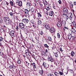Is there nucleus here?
I'll list each match as a JSON object with an SVG mask.
<instances>
[{
    "instance_id": "obj_1",
    "label": "nucleus",
    "mask_w": 76,
    "mask_h": 76,
    "mask_svg": "<svg viewBox=\"0 0 76 76\" xmlns=\"http://www.w3.org/2000/svg\"><path fill=\"white\" fill-rule=\"evenodd\" d=\"M4 23H6L7 25H12V21L9 17H4Z\"/></svg>"
},
{
    "instance_id": "obj_2",
    "label": "nucleus",
    "mask_w": 76,
    "mask_h": 76,
    "mask_svg": "<svg viewBox=\"0 0 76 76\" xmlns=\"http://www.w3.org/2000/svg\"><path fill=\"white\" fill-rule=\"evenodd\" d=\"M76 37L75 36H72V34H69L68 35V39L69 40H72V41H74Z\"/></svg>"
},
{
    "instance_id": "obj_3",
    "label": "nucleus",
    "mask_w": 76,
    "mask_h": 76,
    "mask_svg": "<svg viewBox=\"0 0 76 76\" xmlns=\"http://www.w3.org/2000/svg\"><path fill=\"white\" fill-rule=\"evenodd\" d=\"M19 26L20 29H23V30L25 28V25H24L23 23H20Z\"/></svg>"
},
{
    "instance_id": "obj_4",
    "label": "nucleus",
    "mask_w": 76,
    "mask_h": 76,
    "mask_svg": "<svg viewBox=\"0 0 76 76\" xmlns=\"http://www.w3.org/2000/svg\"><path fill=\"white\" fill-rule=\"evenodd\" d=\"M15 31L13 30H11L10 33H9L11 37H16V35H14Z\"/></svg>"
},
{
    "instance_id": "obj_5",
    "label": "nucleus",
    "mask_w": 76,
    "mask_h": 76,
    "mask_svg": "<svg viewBox=\"0 0 76 76\" xmlns=\"http://www.w3.org/2000/svg\"><path fill=\"white\" fill-rule=\"evenodd\" d=\"M30 65H32L34 67V69H36V65H35V63L34 62H33L32 61H30Z\"/></svg>"
},
{
    "instance_id": "obj_6",
    "label": "nucleus",
    "mask_w": 76,
    "mask_h": 76,
    "mask_svg": "<svg viewBox=\"0 0 76 76\" xmlns=\"http://www.w3.org/2000/svg\"><path fill=\"white\" fill-rule=\"evenodd\" d=\"M63 13H64V14H67L68 13V12H69V11H68V10L67 9V8H64L63 9Z\"/></svg>"
},
{
    "instance_id": "obj_7",
    "label": "nucleus",
    "mask_w": 76,
    "mask_h": 76,
    "mask_svg": "<svg viewBox=\"0 0 76 76\" xmlns=\"http://www.w3.org/2000/svg\"><path fill=\"white\" fill-rule=\"evenodd\" d=\"M44 25L45 28L47 29H49L50 28V26L48 23H45L44 24Z\"/></svg>"
},
{
    "instance_id": "obj_8",
    "label": "nucleus",
    "mask_w": 76,
    "mask_h": 76,
    "mask_svg": "<svg viewBox=\"0 0 76 76\" xmlns=\"http://www.w3.org/2000/svg\"><path fill=\"white\" fill-rule=\"evenodd\" d=\"M48 59L49 61H50L51 62H53V61H54V60L53 58L51 56H49V58H48Z\"/></svg>"
},
{
    "instance_id": "obj_9",
    "label": "nucleus",
    "mask_w": 76,
    "mask_h": 76,
    "mask_svg": "<svg viewBox=\"0 0 76 76\" xmlns=\"http://www.w3.org/2000/svg\"><path fill=\"white\" fill-rule=\"evenodd\" d=\"M49 31L51 33H53V32H54V31H55V28H54V27H52L50 29Z\"/></svg>"
},
{
    "instance_id": "obj_10",
    "label": "nucleus",
    "mask_w": 76,
    "mask_h": 76,
    "mask_svg": "<svg viewBox=\"0 0 76 76\" xmlns=\"http://www.w3.org/2000/svg\"><path fill=\"white\" fill-rule=\"evenodd\" d=\"M22 20L23 22H24V23H26V24L28 23V22H29V20H28V19H27L26 18L23 19Z\"/></svg>"
},
{
    "instance_id": "obj_11",
    "label": "nucleus",
    "mask_w": 76,
    "mask_h": 76,
    "mask_svg": "<svg viewBox=\"0 0 76 76\" xmlns=\"http://www.w3.org/2000/svg\"><path fill=\"white\" fill-rule=\"evenodd\" d=\"M63 17L64 18H66L67 20L69 18V16L67 15V14H63Z\"/></svg>"
},
{
    "instance_id": "obj_12",
    "label": "nucleus",
    "mask_w": 76,
    "mask_h": 76,
    "mask_svg": "<svg viewBox=\"0 0 76 76\" xmlns=\"http://www.w3.org/2000/svg\"><path fill=\"white\" fill-rule=\"evenodd\" d=\"M26 6L27 8H31V5L30 4V3L29 2H27L26 4Z\"/></svg>"
},
{
    "instance_id": "obj_13",
    "label": "nucleus",
    "mask_w": 76,
    "mask_h": 76,
    "mask_svg": "<svg viewBox=\"0 0 76 76\" xmlns=\"http://www.w3.org/2000/svg\"><path fill=\"white\" fill-rule=\"evenodd\" d=\"M29 10H28V9H25V14H27V15H28V14H29Z\"/></svg>"
},
{
    "instance_id": "obj_14",
    "label": "nucleus",
    "mask_w": 76,
    "mask_h": 76,
    "mask_svg": "<svg viewBox=\"0 0 76 76\" xmlns=\"http://www.w3.org/2000/svg\"><path fill=\"white\" fill-rule=\"evenodd\" d=\"M34 8H32L30 10H29V12H30V13H33L34 12Z\"/></svg>"
},
{
    "instance_id": "obj_15",
    "label": "nucleus",
    "mask_w": 76,
    "mask_h": 76,
    "mask_svg": "<svg viewBox=\"0 0 76 76\" xmlns=\"http://www.w3.org/2000/svg\"><path fill=\"white\" fill-rule=\"evenodd\" d=\"M43 72L44 71L42 69H41L39 71V74H40V75H43Z\"/></svg>"
},
{
    "instance_id": "obj_16",
    "label": "nucleus",
    "mask_w": 76,
    "mask_h": 76,
    "mask_svg": "<svg viewBox=\"0 0 76 76\" xmlns=\"http://www.w3.org/2000/svg\"><path fill=\"white\" fill-rule=\"evenodd\" d=\"M72 13H70L69 14V19L71 20L72 18H73V17L72 16Z\"/></svg>"
},
{
    "instance_id": "obj_17",
    "label": "nucleus",
    "mask_w": 76,
    "mask_h": 76,
    "mask_svg": "<svg viewBox=\"0 0 76 76\" xmlns=\"http://www.w3.org/2000/svg\"><path fill=\"white\" fill-rule=\"evenodd\" d=\"M71 56H72V57H73V56H75V52L73 51H72L71 52Z\"/></svg>"
},
{
    "instance_id": "obj_18",
    "label": "nucleus",
    "mask_w": 76,
    "mask_h": 76,
    "mask_svg": "<svg viewBox=\"0 0 76 76\" xmlns=\"http://www.w3.org/2000/svg\"><path fill=\"white\" fill-rule=\"evenodd\" d=\"M57 26L58 27H61V26H62V24H61V23H57Z\"/></svg>"
},
{
    "instance_id": "obj_19",
    "label": "nucleus",
    "mask_w": 76,
    "mask_h": 76,
    "mask_svg": "<svg viewBox=\"0 0 76 76\" xmlns=\"http://www.w3.org/2000/svg\"><path fill=\"white\" fill-rule=\"evenodd\" d=\"M18 3V6H21L22 5V1H20Z\"/></svg>"
},
{
    "instance_id": "obj_20",
    "label": "nucleus",
    "mask_w": 76,
    "mask_h": 76,
    "mask_svg": "<svg viewBox=\"0 0 76 76\" xmlns=\"http://www.w3.org/2000/svg\"><path fill=\"white\" fill-rule=\"evenodd\" d=\"M54 13V12L53 11H50L49 12V15L52 16L53 15V14Z\"/></svg>"
},
{
    "instance_id": "obj_21",
    "label": "nucleus",
    "mask_w": 76,
    "mask_h": 76,
    "mask_svg": "<svg viewBox=\"0 0 76 76\" xmlns=\"http://www.w3.org/2000/svg\"><path fill=\"white\" fill-rule=\"evenodd\" d=\"M54 74L55 76H59V74L57 72H55Z\"/></svg>"
},
{
    "instance_id": "obj_22",
    "label": "nucleus",
    "mask_w": 76,
    "mask_h": 76,
    "mask_svg": "<svg viewBox=\"0 0 76 76\" xmlns=\"http://www.w3.org/2000/svg\"><path fill=\"white\" fill-rule=\"evenodd\" d=\"M70 9H73V5L72 3H70Z\"/></svg>"
},
{
    "instance_id": "obj_23",
    "label": "nucleus",
    "mask_w": 76,
    "mask_h": 76,
    "mask_svg": "<svg viewBox=\"0 0 76 76\" xmlns=\"http://www.w3.org/2000/svg\"><path fill=\"white\" fill-rule=\"evenodd\" d=\"M42 56H47V53H45V52H44L42 53Z\"/></svg>"
},
{
    "instance_id": "obj_24",
    "label": "nucleus",
    "mask_w": 76,
    "mask_h": 76,
    "mask_svg": "<svg viewBox=\"0 0 76 76\" xmlns=\"http://www.w3.org/2000/svg\"><path fill=\"white\" fill-rule=\"evenodd\" d=\"M72 31L73 32H76V30L75 28H72Z\"/></svg>"
},
{
    "instance_id": "obj_25",
    "label": "nucleus",
    "mask_w": 76,
    "mask_h": 76,
    "mask_svg": "<svg viewBox=\"0 0 76 76\" xmlns=\"http://www.w3.org/2000/svg\"><path fill=\"white\" fill-rule=\"evenodd\" d=\"M42 23L41 22V20H39L38 21V25H41Z\"/></svg>"
},
{
    "instance_id": "obj_26",
    "label": "nucleus",
    "mask_w": 76,
    "mask_h": 76,
    "mask_svg": "<svg viewBox=\"0 0 76 76\" xmlns=\"http://www.w3.org/2000/svg\"><path fill=\"white\" fill-rule=\"evenodd\" d=\"M62 23H63L64 25H66V21L63 20L62 21Z\"/></svg>"
},
{
    "instance_id": "obj_27",
    "label": "nucleus",
    "mask_w": 76,
    "mask_h": 76,
    "mask_svg": "<svg viewBox=\"0 0 76 76\" xmlns=\"http://www.w3.org/2000/svg\"><path fill=\"white\" fill-rule=\"evenodd\" d=\"M26 52V54H28V53H29V50L27 49L25 51Z\"/></svg>"
},
{
    "instance_id": "obj_28",
    "label": "nucleus",
    "mask_w": 76,
    "mask_h": 76,
    "mask_svg": "<svg viewBox=\"0 0 76 76\" xmlns=\"http://www.w3.org/2000/svg\"><path fill=\"white\" fill-rule=\"evenodd\" d=\"M58 23H61V19H59V18H58Z\"/></svg>"
},
{
    "instance_id": "obj_29",
    "label": "nucleus",
    "mask_w": 76,
    "mask_h": 76,
    "mask_svg": "<svg viewBox=\"0 0 76 76\" xmlns=\"http://www.w3.org/2000/svg\"><path fill=\"white\" fill-rule=\"evenodd\" d=\"M3 55L4 56V55L3 54V52L2 51H1L0 52V56H2Z\"/></svg>"
},
{
    "instance_id": "obj_30",
    "label": "nucleus",
    "mask_w": 76,
    "mask_h": 76,
    "mask_svg": "<svg viewBox=\"0 0 76 76\" xmlns=\"http://www.w3.org/2000/svg\"><path fill=\"white\" fill-rule=\"evenodd\" d=\"M48 39L50 41H52V39L51 38V37H48Z\"/></svg>"
},
{
    "instance_id": "obj_31",
    "label": "nucleus",
    "mask_w": 76,
    "mask_h": 76,
    "mask_svg": "<svg viewBox=\"0 0 76 76\" xmlns=\"http://www.w3.org/2000/svg\"><path fill=\"white\" fill-rule=\"evenodd\" d=\"M57 36L58 38H60V34H59V33H57Z\"/></svg>"
},
{
    "instance_id": "obj_32",
    "label": "nucleus",
    "mask_w": 76,
    "mask_h": 76,
    "mask_svg": "<svg viewBox=\"0 0 76 76\" xmlns=\"http://www.w3.org/2000/svg\"><path fill=\"white\" fill-rule=\"evenodd\" d=\"M43 3L45 5H47V4H48V3L46 1H43Z\"/></svg>"
},
{
    "instance_id": "obj_33",
    "label": "nucleus",
    "mask_w": 76,
    "mask_h": 76,
    "mask_svg": "<svg viewBox=\"0 0 76 76\" xmlns=\"http://www.w3.org/2000/svg\"><path fill=\"white\" fill-rule=\"evenodd\" d=\"M47 64L45 62H43V66H44L45 67L46 66Z\"/></svg>"
},
{
    "instance_id": "obj_34",
    "label": "nucleus",
    "mask_w": 76,
    "mask_h": 76,
    "mask_svg": "<svg viewBox=\"0 0 76 76\" xmlns=\"http://www.w3.org/2000/svg\"><path fill=\"white\" fill-rule=\"evenodd\" d=\"M21 63V61L20 60V59H18V64H20V63Z\"/></svg>"
},
{
    "instance_id": "obj_35",
    "label": "nucleus",
    "mask_w": 76,
    "mask_h": 76,
    "mask_svg": "<svg viewBox=\"0 0 76 76\" xmlns=\"http://www.w3.org/2000/svg\"><path fill=\"white\" fill-rule=\"evenodd\" d=\"M59 75H63V73L62 72H61V71H59Z\"/></svg>"
},
{
    "instance_id": "obj_36",
    "label": "nucleus",
    "mask_w": 76,
    "mask_h": 76,
    "mask_svg": "<svg viewBox=\"0 0 76 76\" xmlns=\"http://www.w3.org/2000/svg\"><path fill=\"white\" fill-rule=\"evenodd\" d=\"M19 26H18V25H17L16 28V31H18L19 30Z\"/></svg>"
},
{
    "instance_id": "obj_37",
    "label": "nucleus",
    "mask_w": 76,
    "mask_h": 76,
    "mask_svg": "<svg viewBox=\"0 0 76 76\" xmlns=\"http://www.w3.org/2000/svg\"><path fill=\"white\" fill-rule=\"evenodd\" d=\"M10 4L11 6H13V2L12 1H10Z\"/></svg>"
},
{
    "instance_id": "obj_38",
    "label": "nucleus",
    "mask_w": 76,
    "mask_h": 76,
    "mask_svg": "<svg viewBox=\"0 0 76 76\" xmlns=\"http://www.w3.org/2000/svg\"><path fill=\"white\" fill-rule=\"evenodd\" d=\"M26 64L27 65H28V66H29V64H30L27 61H26Z\"/></svg>"
},
{
    "instance_id": "obj_39",
    "label": "nucleus",
    "mask_w": 76,
    "mask_h": 76,
    "mask_svg": "<svg viewBox=\"0 0 76 76\" xmlns=\"http://www.w3.org/2000/svg\"><path fill=\"white\" fill-rule=\"evenodd\" d=\"M37 15H38V17L40 16V17H42V15L40 13H38Z\"/></svg>"
},
{
    "instance_id": "obj_40",
    "label": "nucleus",
    "mask_w": 76,
    "mask_h": 76,
    "mask_svg": "<svg viewBox=\"0 0 76 76\" xmlns=\"http://www.w3.org/2000/svg\"><path fill=\"white\" fill-rule=\"evenodd\" d=\"M32 55L34 57H35V55H36V53L33 52Z\"/></svg>"
},
{
    "instance_id": "obj_41",
    "label": "nucleus",
    "mask_w": 76,
    "mask_h": 76,
    "mask_svg": "<svg viewBox=\"0 0 76 76\" xmlns=\"http://www.w3.org/2000/svg\"><path fill=\"white\" fill-rule=\"evenodd\" d=\"M44 46L46 48H48V47H49V46H48L47 44H45L44 45Z\"/></svg>"
},
{
    "instance_id": "obj_42",
    "label": "nucleus",
    "mask_w": 76,
    "mask_h": 76,
    "mask_svg": "<svg viewBox=\"0 0 76 76\" xmlns=\"http://www.w3.org/2000/svg\"><path fill=\"white\" fill-rule=\"evenodd\" d=\"M26 55L28 57H31V55L30 54V53H27V54H26Z\"/></svg>"
},
{
    "instance_id": "obj_43",
    "label": "nucleus",
    "mask_w": 76,
    "mask_h": 76,
    "mask_svg": "<svg viewBox=\"0 0 76 76\" xmlns=\"http://www.w3.org/2000/svg\"><path fill=\"white\" fill-rule=\"evenodd\" d=\"M12 8V7L11 6H9V7H8V9H9L10 10H11Z\"/></svg>"
},
{
    "instance_id": "obj_44",
    "label": "nucleus",
    "mask_w": 76,
    "mask_h": 76,
    "mask_svg": "<svg viewBox=\"0 0 76 76\" xmlns=\"http://www.w3.org/2000/svg\"><path fill=\"white\" fill-rule=\"evenodd\" d=\"M39 34H40L41 35H42L43 34V31H41L39 33Z\"/></svg>"
},
{
    "instance_id": "obj_45",
    "label": "nucleus",
    "mask_w": 76,
    "mask_h": 76,
    "mask_svg": "<svg viewBox=\"0 0 76 76\" xmlns=\"http://www.w3.org/2000/svg\"><path fill=\"white\" fill-rule=\"evenodd\" d=\"M64 31H65V30H68V28H66V26H65V27L64 28Z\"/></svg>"
},
{
    "instance_id": "obj_46",
    "label": "nucleus",
    "mask_w": 76,
    "mask_h": 76,
    "mask_svg": "<svg viewBox=\"0 0 76 76\" xmlns=\"http://www.w3.org/2000/svg\"><path fill=\"white\" fill-rule=\"evenodd\" d=\"M0 22H1V23H3V20L2 18H0Z\"/></svg>"
},
{
    "instance_id": "obj_47",
    "label": "nucleus",
    "mask_w": 76,
    "mask_h": 76,
    "mask_svg": "<svg viewBox=\"0 0 76 76\" xmlns=\"http://www.w3.org/2000/svg\"><path fill=\"white\" fill-rule=\"evenodd\" d=\"M3 41V37H0V42H1Z\"/></svg>"
},
{
    "instance_id": "obj_48",
    "label": "nucleus",
    "mask_w": 76,
    "mask_h": 76,
    "mask_svg": "<svg viewBox=\"0 0 76 76\" xmlns=\"http://www.w3.org/2000/svg\"><path fill=\"white\" fill-rule=\"evenodd\" d=\"M45 68H49V65L48 64H47L46 65V66L45 67Z\"/></svg>"
},
{
    "instance_id": "obj_49",
    "label": "nucleus",
    "mask_w": 76,
    "mask_h": 76,
    "mask_svg": "<svg viewBox=\"0 0 76 76\" xmlns=\"http://www.w3.org/2000/svg\"><path fill=\"white\" fill-rule=\"evenodd\" d=\"M55 56L56 57H58V54H57V53H55Z\"/></svg>"
},
{
    "instance_id": "obj_50",
    "label": "nucleus",
    "mask_w": 76,
    "mask_h": 76,
    "mask_svg": "<svg viewBox=\"0 0 76 76\" xmlns=\"http://www.w3.org/2000/svg\"><path fill=\"white\" fill-rule=\"evenodd\" d=\"M10 16H13V13L12 12H10Z\"/></svg>"
},
{
    "instance_id": "obj_51",
    "label": "nucleus",
    "mask_w": 76,
    "mask_h": 76,
    "mask_svg": "<svg viewBox=\"0 0 76 76\" xmlns=\"http://www.w3.org/2000/svg\"><path fill=\"white\" fill-rule=\"evenodd\" d=\"M31 23L32 24H34V21L33 20H32L31 21Z\"/></svg>"
},
{
    "instance_id": "obj_52",
    "label": "nucleus",
    "mask_w": 76,
    "mask_h": 76,
    "mask_svg": "<svg viewBox=\"0 0 76 76\" xmlns=\"http://www.w3.org/2000/svg\"><path fill=\"white\" fill-rule=\"evenodd\" d=\"M58 2L59 4H61V0H59Z\"/></svg>"
},
{
    "instance_id": "obj_53",
    "label": "nucleus",
    "mask_w": 76,
    "mask_h": 76,
    "mask_svg": "<svg viewBox=\"0 0 76 76\" xmlns=\"http://www.w3.org/2000/svg\"><path fill=\"white\" fill-rule=\"evenodd\" d=\"M70 72L71 73H73V70L71 69L70 70Z\"/></svg>"
},
{
    "instance_id": "obj_54",
    "label": "nucleus",
    "mask_w": 76,
    "mask_h": 76,
    "mask_svg": "<svg viewBox=\"0 0 76 76\" xmlns=\"http://www.w3.org/2000/svg\"><path fill=\"white\" fill-rule=\"evenodd\" d=\"M45 53H48V50H47V49H45Z\"/></svg>"
},
{
    "instance_id": "obj_55",
    "label": "nucleus",
    "mask_w": 76,
    "mask_h": 76,
    "mask_svg": "<svg viewBox=\"0 0 76 76\" xmlns=\"http://www.w3.org/2000/svg\"><path fill=\"white\" fill-rule=\"evenodd\" d=\"M60 50L61 51V52L63 51V50H62V48H61L60 49Z\"/></svg>"
},
{
    "instance_id": "obj_56",
    "label": "nucleus",
    "mask_w": 76,
    "mask_h": 76,
    "mask_svg": "<svg viewBox=\"0 0 76 76\" xmlns=\"http://www.w3.org/2000/svg\"><path fill=\"white\" fill-rule=\"evenodd\" d=\"M47 10H50V8L49 7H47Z\"/></svg>"
},
{
    "instance_id": "obj_57",
    "label": "nucleus",
    "mask_w": 76,
    "mask_h": 76,
    "mask_svg": "<svg viewBox=\"0 0 76 76\" xmlns=\"http://www.w3.org/2000/svg\"><path fill=\"white\" fill-rule=\"evenodd\" d=\"M12 66L11 65H10L9 66V68H10V69H12Z\"/></svg>"
},
{
    "instance_id": "obj_58",
    "label": "nucleus",
    "mask_w": 76,
    "mask_h": 76,
    "mask_svg": "<svg viewBox=\"0 0 76 76\" xmlns=\"http://www.w3.org/2000/svg\"><path fill=\"white\" fill-rule=\"evenodd\" d=\"M51 74H48V76H51Z\"/></svg>"
},
{
    "instance_id": "obj_59",
    "label": "nucleus",
    "mask_w": 76,
    "mask_h": 76,
    "mask_svg": "<svg viewBox=\"0 0 76 76\" xmlns=\"http://www.w3.org/2000/svg\"><path fill=\"white\" fill-rule=\"evenodd\" d=\"M12 68L13 69H15V66H12Z\"/></svg>"
},
{
    "instance_id": "obj_60",
    "label": "nucleus",
    "mask_w": 76,
    "mask_h": 76,
    "mask_svg": "<svg viewBox=\"0 0 76 76\" xmlns=\"http://www.w3.org/2000/svg\"><path fill=\"white\" fill-rule=\"evenodd\" d=\"M53 8H54V9H56V6H53Z\"/></svg>"
},
{
    "instance_id": "obj_61",
    "label": "nucleus",
    "mask_w": 76,
    "mask_h": 76,
    "mask_svg": "<svg viewBox=\"0 0 76 76\" xmlns=\"http://www.w3.org/2000/svg\"><path fill=\"white\" fill-rule=\"evenodd\" d=\"M33 27H34V28H36V27L34 25H33Z\"/></svg>"
},
{
    "instance_id": "obj_62",
    "label": "nucleus",
    "mask_w": 76,
    "mask_h": 76,
    "mask_svg": "<svg viewBox=\"0 0 76 76\" xmlns=\"http://www.w3.org/2000/svg\"><path fill=\"white\" fill-rule=\"evenodd\" d=\"M39 4L40 5V6H42L43 5H42V3H39Z\"/></svg>"
},
{
    "instance_id": "obj_63",
    "label": "nucleus",
    "mask_w": 76,
    "mask_h": 76,
    "mask_svg": "<svg viewBox=\"0 0 76 76\" xmlns=\"http://www.w3.org/2000/svg\"><path fill=\"white\" fill-rule=\"evenodd\" d=\"M74 5H76V2H74Z\"/></svg>"
},
{
    "instance_id": "obj_64",
    "label": "nucleus",
    "mask_w": 76,
    "mask_h": 76,
    "mask_svg": "<svg viewBox=\"0 0 76 76\" xmlns=\"http://www.w3.org/2000/svg\"><path fill=\"white\" fill-rule=\"evenodd\" d=\"M6 3L7 5H9V3H8V2H6Z\"/></svg>"
}]
</instances>
